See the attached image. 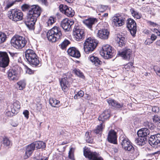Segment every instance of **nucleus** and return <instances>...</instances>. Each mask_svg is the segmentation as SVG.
<instances>
[{
    "instance_id": "nucleus-47",
    "label": "nucleus",
    "mask_w": 160,
    "mask_h": 160,
    "mask_svg": "<svg viewBox=\"0 0 160 160\" xmlns=\"http://www.w3.org/2000/svg\"><path fill=\"white\" fill-rule=\"evenodd\" d=\"M13 0L14 1L13 2H9L6 5V8H10L11 7H12V6L14 4V2L15 1H17L18 2H19V1H21V0Z\"/></svg>"
},
{
    "instance_id": "nucleus-40",
    "label": "nucleus",
    "mask_w": 160,
    "mask_h": 160,
    "mask_svg": "<svg viewBox=\"0 0 160 160\" xmlns=\"http://www.w3.org/2000/svg\"><path fill=\"white\" fill-rule=\"evenodd\" d=\"M124 38L123 37H118L117 40L118 42L119 46L120 47H122L124 44Z\"/></svg>"
},
{
    "instance_id": "nucleus-8",
    "label": "nucleus",
    "mask_w": 160,
    "mask_h": 160,
    "mask_svg": "<svg viewBox=\"0 0 160 160\" xmlns=\"http://www.w3.org/2000/svg\"><path fill=\"white\" fill-rule=\"evenodd\" d=\"M83 153L85 157L90 160H104L98 153L92 152L88 148L84 149Z\"/></svg>"
},
{
    "instance_id": "nucleus-43",
    "label": "nucleus",
    "mask_w": 160,
    "mask_h": 160,
    "mask_svg": "<svg viewBox=\"0 0 160 160\" xmlns=\"http://www.w3.org/2000/svg\"><path fill=\"white\" fill-rule=\"evenodd\" d=\"M144 125L145 126L150 128L151 129H153L154 127L153 124L147 121L144 122Z\"/></svg>"
},
{
    "instance_id": "nucleus-2",
    "label": "nucleus",
    "mask_w": 160,
    "mask_h": 160,
    "mask_svg": "<svg viewBox=\"0 0 160 160\" xmlns=\"http://www.w3.org/2000/svg\"><path fill=\"white\" fill-rule=\"evenodd\" d=\"M47 35L48 40L52 42H55L61 39L62 36L61 29L57 26L54 27L49 30Z\"/></svg>"
},
{
    "instance_id": "nucleus-58",
    "label": "nucleus",
    "mask_w": 160,
    "mask_h": 160,
    "mask_svg": "<svg viewBox=\"0 0 160 160\" xmlns=\"http://www.w3.org/2000/svg\"><path fill=\"white\" fill-rule=\"evenodd\" d=\"M154 32L157 34V35L159 36H160V32L157 29H154Z\"/></svg>"
},
{
    "instance_id": "nucleus-7",
    "label": "nucleus",
    "mask_w": 160,
    "mask_h": 160,
    "mask_svg": "<svg viewBox=\"0 0 160 160\" xmlns=\"http://www.w3.org/2000/svg\"><path fill=\"white\" fill-rule=\"evenodd\" d=\"M120 143L122 148L125 150L133 153L135 151V148L132 145L130 141L127 138H122L120 139Z\"/></svg>"
},
{
    "instance_id": "nucleus-5",
    "label": "nucleus",
    "mask_w": 160,
    "mask_h": 160,
    "mask_svg": "<svg viewBox=\"0 0 160 160\" xmlns=\"http://www.w3.org/2000/svg\"><path fill=\"white\" fill-rule=\"evenodd\" d=\"M11 42L13 47L17 49H20L25 46L27 41L22 37L16 36L12 38Z\"/></svg>"
},
{
    "instance_id": "nucleus-10",
    "label": "nucleus",
    "mask_w": 160,
    "mask_h": 160,
    "mask_svg": "<svg viewBox=\"0 0 160 160\" xmlns=\"http://www.w3.org/2000/svg\"><path fill=\"white\" fill-rule=\"evenodd\" d=\"M73 32L74 37L77 41H81L84 38V30L83 29L80 28L78 26H75L73 29Z\"/></svg>"
},
{
    "instance_id": "nucleus-18",
    "label": "nucleus",
    "mask_w": 160,
    "mask_h": 160,
    "mask_svg": "<svg viewBox=\"0 0 160 160\" xmlns=\"http://www.w3.org/2000/svg\"><path fill=\"white\" fill-rule=\"evenodd\" d=\"M7 74L8 78L10 80L17 81L18 79V72L15 69H10L8 71Z\"/></svg>"
},
{
    "instance_id": "nucleus-50",
    "label": "nucleus",
    "mask_w": 160,
    "mask_h": 160,
    "mask_svg": "<svg viewBox=\"0 0 160 160\" xmlns=\"http://www.w3.org/2000/svg\"><path fill=\"white\" fill-rule=\"evenodd\" d=\"M23 114H24L25 117L27 119H28L29 117V112L27 110H24L23 112Z\"/></svg>"
},
{
    "instance_id": "nucleus-16",
    "label": "nucleus",
    "mask_w": 160,
    "mask_h": 160,
    "mask_svg": "<svg viewBox=\"0 0 160 160\" xmlns=\"http://www.w3.org/2000/svg\"><path fill=\"white\" fill-rule=\"evenodd\" d=\"M125 18L122 15H117L113 18V22L115 25L120 27L123 25L125 23Z\"/></svg>"
},
{
    "instance_id": "nucleus-14",
    "label": "nucleus",
    "mask_w": 160,
    "mask_h": 160,
    "mask_svg": "<svg viewBox=\"0 0 160 160\" xmlns=\"http://www.w3.org/2000/svg\"><path fill=\"white\" fill-rule=\"evenodd\" d=\"M127 26L131 35L134 36L136 33L137 31L136 24L135 21L132 19L130 18L128 19Z\"/></svg>"
},
{
    "instance_id": "nucleus-52",
    "label": "nucleus",
    "mask_w": 160,
    "mask_h": 160,
    "mask_svg": "<svg viewBox=\"0 0 160 160\" xmlns=\"http://www.w3.org/2000/svg\"><path fill=\"white\" fill-rule=\"evenodd\" d=\"M133 65V63L132 62L128 63L127 65L125 66V67L126 68H130L132 67Z\"/></svg>"
},
{
    "instance_id": "nucleus-34",
    "label": "nucleus",
    "mask_w": 160,
    "mask_h": 160,
    "mask_svg": "<svg viewBox=\"0 0 160 160\" xmlns=\"http://www.w3.org/2000/svg\"><path fill=\"white\" fill-rule=\"evenodd\" d=\"M130 12L132 13V16L137 19H140L142 15L140 13H139L137 11H135L133 8H131L130 9Z\"/></svg>"
},
{
    "instance_id": "nucleus-42",
    "label": "nucleus",
    "mask_w": 160,
    "mask_h": 160,
    "mask_svg": "<svg viewBox=\"0 0 160 160\" xmlns=\"http://www.w3.org/2000/svg\"><path fill=\"white\" fill-rule=\"evenodd\" d=\"M35 158L36 160H48L47 158L42 157L41 154L38 152L36 154Z\"/></svg>"
},
{
    "instance_id": "nucleus-59",
    "label": "nucleus",
    "mask_w": 160,
    "mask_h": 160,
    "mask_svg": "<svg viewBox=\"0 0 160 160\" xmlns=\"http://www.w3.org/2000/svg\"><path fill=\"white\" fill-rule=\"evenodd\" d=\"M152 109L153 112H157L158 111V108L157 107H154L152 108Z\"/></svg>"
},
{
    "instance_id": "nucleus-45",
    "label": "nucleus",
    "mask_w": 160,
    "mask_h": 160,
    "mask_svg": "<svg viewBox=\"0 0 160 160\" xmlns=\"http://www.w3.org/2000/svg\"><path fill=\"white\" fill-rule=\"evenodd\" d=\"M55 18L53 17H51L49 18L47 22V24L48 26L52 25L55 22Z\"/></svg>"
},
{
    "instance_id": "nucleus-46",
    "label": "nucleus",
    "mask_w": 160,
    "mask_h": 160,
    "mask_svg": "<svg viewBox=\"0 0 160 160\" xmlns=\"http://www.w3.org/2000/svg\"><path fill=\"white\" fill-rule=\"evenodd\" d=\"M153 121L157 124L160 123V119L159 117L156 115H154L152 118Z\"/></svg>"
},
{
    "instance_id": "nucleus-63",
    "label": "nucleus",
    "mask_w": 160,
    "mask_h": 160,
    "mask_svg": "<svg viewBox=\"0 0 160 160\" xmlns=\"http://www.w3.org/2000/svg\"><path fill=\"white\" fill-rule=\"evenodd\" d=\"M78 94L77 93V94H75L74 96V98L75 99H77L79 98H81V97H80L78 95Z\"/></svg>"
},
{
    "instance_id": "nucleus-6",
    "label": "nucleus",
    "mask_w": 160,
    "mask_h": 160,
    "mask_svg": "<svg viewBox=\"0 0 160 160\" xmlns=\"http://www.w3.org/2000/svg\"><path fill=\"white\" fill-rule=\"evenodd\" d=\"M23 16V13L20 10L12 9L8 12V17L9 18L15 22L22 20Z\"/></svg>"
},
{
    "instance_id": "nucleus-26",
    "label": "nucleus",
    "mask_w": 160,
    "mask_h": 160,
    "mask_svg": "<svg viewBox=\"0 0 160 160\" xmlns=\"http://www.w3.org/2000/svg\"><path fill=\"white\" fill-rule=\"evenodd\" d=\"M110 111L109 110H105L98 117V120L103 122L110 117Z\"/></svg>"
},
{
    "instance_id": "nucleus-22",
    "label": "nucleus",
    "mask_w": 160,
    "mask_h": 160,
    "mask_svg": "<svg viewBox=\"0 0 160 160\" xmlns=\"http://www.w3.org/2000/svg\"><path fill=\"white\" fill-rule=\"evenodd\" d=\"M10 107L12 113L16 114L18 112L20 108V103L19 101H15L12 104Z\"/></svg>"
},
{
    "instance_id": "nucleus-3",
    "label": "nucleus",
    "mask_w": 160,
    "mask_h": 160,
    "mask_svg": "<svg viewBox=\"0 0 160 160\" xmlns=\"http://www.w3.org/2000/svg\"><path fill=\"white\" fill-rule=\"evenodd\" d=\"M98 43V41L93 38H88L83 44L84 51L87 53L92 52L96 48Z\"/></svg>"
},
{
    "instance_id": "nucleus-32",
    "label": "nucleus",
    "mask_w": 160,
    "mask_h": 160,
    "mask_svg": "<svg viewBox=\"0 0 160 160\" xmlns=\"http://www.w3.org/2000/svg\"><path fill=\"white\" fill-rule=\"evenodd\" d=\"M32 143L34 144L35 148H36L37 149H43L45 148L46 147L45 143L42 142H36Z\"/></svg>"
},
{
    "instance_id": "nucleus-15",
    "label": "nucleus",
    "mask_w": 160,
    "mask_h": 160,
    "mask_svg": "<svg viewBox=\"0 0 160 160\" xmlns=\"http://www.w3.org/2000/svg\"><path fill=\"white\" fill-rule=\"evenodd\" d=\"M74 23L73 20L66 18L62 20L61 25L64 30L68 31L70 30L71 26L73 25Z\"/></svg>"
},
{
    "instance_id": "nucleus-55",
    "label": "nucleus",
    "mask_w": 160,
    "mask_h": 160,
    "mask_svg": "<svg viewBox=\"0 0 160 160\" xmlns=\"http://www.w3.org/2000/svg\"><path fill=\"white\" fill-rule=\"evenodd\" d=\"M147 23L150 25L152 26L153 27H155L156 25V24L154 22H152L151 21H148Z\"/></svg>"
},
{
    "instance_id": "nucleus-57",
    "label": "nucleus",
    "mask_w": 160,
    "mask_h": 160,
    "mask_svg": "<svg viewBox=\"0 0 160 160\" xmlns=\"http://www.w3.org/2000/svg\"><path fill=\"white\" fill-rule=\"evenodd\" d=\"M157 36H155L154 34H152L151 37V39L152 40V41H154L157 38Z\"/></svg>"
},
{
    "instance_id": "nucleus-25",
    "label": "nucleus",
    "mask_w": 160,
    "mask_h": 160,
    "mask_svg": "<svg viewBox=\"0 0 160 160\" xmlns=\"http://www.w3.org/2000/svg\"><path fill=\"white\" fill-rule=\"evenodd\" d=\"M97 22V19L95 18H89L83 21V23L90 29H91L92 25Z\"/></svg>"
},
{
    "instance_id": "nucleus-36",
    "label": "nucleus",
    "mask_w": 160,
    "mask_h": 160,
    "mask_svg": "<svg viewBox=\"0 0 160 160\" xmlns=\"http://www.w3.org/2000/svg\"><path fill=\"white\" fill-rule=\"evenodd\" d=\"M70 43V42L68 40L65 39L60 45L61 48L64 49L66 48L68 46Z\"/></svg>"
},
{
    "instance_id": "nucleus-44",
    "label": "nucleus",
    "mask_w": 160,
    "mask_h": 160,
    "mask_svg": "<svg viewBox=\"0 0 160 160\" xmlns=\"http://www.w3.org/2000/svg\"><path fill=\"white\" fill-rule=\"evenodd\" d=\"M108 8L106 6L100 5L98 7V9L100 12H103L107 9Z\"/></svg>"
},
{
    "instance_id": "nucleus-53",
    "label": "nucleus",
    "mask_w": 160,
    "mask_h": 160,
    "mask_svg": "<svg viewBox=\"0 0 160 160\" xmlns=\"http://www.w3.org/2000/svg\"><path fill=\"white\" fill-rule=\"evenodd\" d=\"M37 107L38 110H40L42 108V105L40 103H38L37 104Z\"/></svg>"
},
{
    "instance_id": "nucleus-48",
    "label": "nucleus",
    "mask_w": 160,
    "mask_h": 160,
    "mask_svg": "<svg viewBox=\"0 0 160 160\" xmlns=\"http://www.w3.org/2000/svg\"><path fill=\"white\" fill-rule=\"evenodd\" d=\"M89 134V133L88 132H87L86 133V136H87V137L86 138V141L88 143H92V139L90 138V136L88 137Z\"/></svg>"
},
{
    "instance_id": "nucleus-12",
    "label": "nucleus",
    "mask_w": 160,
    "mask_h": 160,
    "mask_svg": "<svg viewBox=\"0 0 160 160\" xmlns=\"http://www.w3.org/2000/svg\"><path fill=\"white\" fill-rule=\"evenodd\" d=\"M149 144L152 147L155 148L158 147V146L160 144V134H157L151 135L148 141Z\"/></svg>"
},
{
    "instance_id": "nucleus-51",
    "label": "nucleus",
    "mask_w": 160,
    "mask_h": 160,
    "mask_svg": "<svg viewBox=\"0 0 160 160\" xmlns=\"http://www.w3.org/2000/svg\"><path fill=\"white\" fill-rule=\"evenodd\" d=\"M153 68L156 73L160 71V68L157 65L154 66Z\"/></svg>"
},
{
    "instance_id": "nucleus-61",
    "label": "nucleus",
    "mask_w": 160,
    "mask_h": 160,
    "mask_svg": "<svg viewBox=\"0 0 160 160\" xmlns=\"http://www.w3.org/2000/svg\"><path fill=\"white\" fill-rule=\"evenodd\" d=\"M86 96L84 97L85 98L88 100H90L91 98L90 96L89 95L87 94H86Z\"/></svg>"
},
{
    "instance_id": "nucleus-60",
    "label": "nucleus",
    "mask_w": 160,
    "mask_h": 160,
    "mask_svg": "<svg viewBox=\"0 0 160 160\" xmlns=\"http://www.w3.org/2000/svg\"><path fill=\"white\" fill-rule=\"evenodd\" d=\"M26 72L27 73L29 74H31L33 72L31 70L30 68H28Z\"/></svg>"
},
{
    "instance_id": "nucleus-27",
    "label": "nucleus",
    "mask_w": 160,
    "mask_h": 160,
    "mask_svg": "<svg viewBox=\"0 0 160 160\" xmlns=\"http://www.w3.org/2000/svg\"><path fill=\"white\" fill-rule=\"evenodd\" d=\"M90 61L93 63L95 66H99L102 64V62L99 59L93 56H90L88 57Z\"/></svg>"
},
{
    "instance_id": "nucleus-28",
    "label": "nucleus",
    "mask_w": 160,
    "mask_h": 160,
    "mask_svg": "<svg viewBox=\"0 0 160 160\" xmlns=\"http://www.w3.org/2000/svg\"><path fill=\"white\" fill-rule=\"evenodd\" d=\"M150 132L149 130L147 128H143L138 131L137 134L138 136L145 137L149 134Z\"/></svg>"
},
{
    "instance_id": "nucleus-20",
    "label": "nucleus",
    "mask_w": 160,
    "mask_h": 160,
    "mask_svg": "<svg viewBox=\"0 0 160 160\" xmlns=\"http://www.w3.org/2000/svg\"><path fill=\"white\" fill-rule=\"evenodd\" d=\"M117 136L116 132L113 130H110L108 133V139L111 143L116 144L117 143Z\"/></svg>"
},
{
    "instance_id": "nucleus-24",
    "label": "nucleus",
    "mask_w": 160,
    "mask_h": 160,
    "mask_svg": "<svg viewBox=\"0 0 160 160\" xmlns=\"http://www.w3.org/2000/svg\"><path fill=\"white\" fill-rule=\"evenodd\" d=\"M67 78L65 77L62 78L60 82L61 86L63 91H66L69 87L70 84L67 80Z\"/></svg>"
},
{
    "instance_id": "nucleus-62",
    "label": "nucleus",
    "mask_w": 160,
    "mask_h": 160,
    "mask_svg": "<svg viewBox=\"0 0 160 160\" xmlns=\"http://www.w3.org/2000/svg\"><path fill=\"white\" fill-rule=\"evenodd\" d=\"M45 5H48L47 0H40Z\"/></svg>"
},
{
    "instance_id": "nucleus-19",
    "label": "nucleus",
    "mask_w": 160,
    "mask_h": 160,
    "mask_svg": "<svg viewBox=\"0 0 160 160\" xmlns=\"http://www.w3.org/2000/svg\"><path fill=\"white\" fill-rule=\"evenodd\" d=\"M35 149L32 143L27 146L26 148L25 154L23 156L24 158L26 159L30 156Z\"/></svg>"
},
{
    "instance_id": "nucleus-33",
    "label": "nucleus",
    "mask_w": 160,
    "mask_h": 160,
    "mask_svg": "<svg viewBox=\"0 0 160 160\" xmlns=\"http://www.w3.org/2000/svg\"><path fill=\"white\" fill-rule=\"evenodd\" d=\"M26 82L24 80L19 81L17 82V88L19 90H21L25 87Z\"/></svg>"
},
{
    "instance_id": "nucleus-4",
    "label": "nucleus",
    "mask_w": 160,
    "mask_h": 160,
    "mask_svg": "<svg viewBox=\"0 0 160 160\" xmlns=\"http://www.w3.org/2000/svg\"><path fill=\"white\" fill-rule=\"evenodd\" d=\"M25 53L26 59L30 64L36 66L39 64L38 58L33 50L28 49L26 51Z\"/></svg>"
},
{
    "instance_id": "nucleus-30",
    "label": "nucleus",
    "mask_w": 160,
    "mask_h": 160,
    "mask_svg": "<svg viewBox=\"0 0 160 160\" xmlns=\"http://www.w3.org/2000/svg\"><path fill=\"white\" fill-rule=\"evenodd\" d=\"M146 138L141 136H139L138 138L135 140V143L140 146L144 145L146 143Z\"/></svg>"
},
{
    "instance_id": "nucleus-64",
    "label": "nucleus",
    "mask_w": 160,
    "mask_h": 160,
    "mask_svg": "<svg viewBox=\"0 0 160 160\" xmlns=\"http://www.w3.org/2000/svg\"><path fill=\"white\" fill-rule=\"evenodd\" d=\"M156 43L157 45L160 46V40H157L156 42Z\"/></svg>"
},
{
    "instance_id": "nucleus-13",
    "label": "nucleus",
    "mask_w": 160,
    "mask_h": 160,
    "mask_svg": "<svg viewBox=\"0 0 160 160\" xmlns=\"http://www.w3.org/2000/svg\"><path fill=\"white\" fill-rule=\"evenodd\" d=\"M60 11L68 17H72L75 13L72 8L68 7L66 5H60L59 6Z\"/></svg>"
},
{
    "instance_id": "nucleus-41",
    "label": "nucleus",
    "mask_w": 160,
    "mask_h": 160,
    "mask_svg": "<svg viewBox=\"0 0 160 160\" xmlns=\"http://www.w3.org/2000/svg\"><path fill=\"white\" fill-rule=\"evenodd\" d=\"M73 71L77 76L82 78H83L84 77L82 73L79 69H75Z\"/></svg>"
},
{
    "instance_id": "nucleus-38",
    "label": "nucleus",
    "mask_w": 160,
    "mask_h": 160,
    "mask_svg": "<svg viewBox=\"0 0 160 160\" xmlns=\"http://www.w3.org/2000/svg\"><path fill=\"white\" fill-rule=\"evenodd\" d=\"M74 148H70L68 152V158L72 160H75L74 155Z\"/></svg>"
},
{
    "instance_id": "nucleus-23",
    "label": "nucleus",
    "mask_w": 160,
    "mask_h": 160,
    "mask_svg": "<svg viewBox=\"0 0 160 160\" xmlns=\"http://www.w3.org/2000/svg\"><path fill=\"white\" fill-rule=\"evenodd\" d=\"M109 32L107 29H102L98 30L97 33L98 36L100 38L106 39L108 38Z\"/></svg>"
},
{
    "instance_id": "nucleus-37",
    "label": "nucleus",
    "mask_w": 160,
    "mask_h": 160,
    "mask_svg": "<svg viewBox=\"0 0 160 160\" xmlns=\"http://www.w3.org/2000/svg\"><path fill=\"white\" fill-rule=\"evenodd\" d=\"M104 128V125H103L102 123L97 126L96 128L94 130V132L96 134H98L102 132Z\"/></svg>"
},
{
    "instance_id": "nucleus-56",
    "label": "nucleus",
    "mask_w": 160,
    "mask_h": 160,
    "mask_svg": "<svg viewBox=\"0 0 160 160\" xmlns=\"http://www.w3.org/2000/svg\"><path fill=\"white\" fill-rule=\"evenodd\" d=\"M13 113H12V112H11L10 111H8L6 112V114L7 116H8L11 117V116H13Z\"/></svg>"
},
{
    "instance_id": "nucleus-39",
    "label": "nucleus",
    "mask_w": 160,
    "mask_h": 160,
    "mask_svg": "<svg viewBox=\"0 0 160 160\" xmlns=\"http://www.w3.org/2000/svg\"><path fill=\"white\" fill-rule=\"evenodd\" d=\"M7 38L6 34L2 32H0V44L4 42Z\"/></svg>"
},
{
    "instance_id": "nucleus-54",
    "label": "nucleus",
    "mask_w": 160,
    "mask_h": 160,
    "mask_svg": "<svg viewBox=\"0 0 160 160\" xmlns=\"http://www.w3.org/2000/svg\"><path fill=\"white\" fill-rule=\"evenodd\" d=\"M77 93L78 94V95L81 97H82L84 94V92L82 90L79 91Z\"/></svg>"
},
{
    "instance_id": "nucleus-31",
    "label": "nucleus",
    "mask_w": 160,
    "mask_h": 160,
    "mask_svg": "<svg viewBox=\"0 0 160 160\" xmlns=\"http://www.w3.org/2000/svg\"><path fill=\"white\" fill-rule=\"evenodd\" d=\"M1 142L5 147H9L11 145V142L9 139L5 137L2 138Z\"/></svg>"
},
{
    "instance_id": "nucleus-35",
    "label": "nucleus",
    "mask_w": 160,
    "mask_h": 160,
    "mask_svg": "<svg viewBox=\"0 0 160 160\" xmlns=\"http://www.w3.org/2000/svg\"><path fill=\"white\" fill-rule=\"evenodd\" d=\"M49 104L52 107H56V105L60 103L59 101L57 100L55 98H51L49 100Z\"/></svg>"
},
{
    "instance_id": "nucleus-49",
    "label": "nucleus",
    "mask_w": 160,
    "mask_h": 160,
    "mask_svg": "<svg viewBox=\"0 0 160 160\" xmlns=\"http://www.w3.org/2000/svg\"><path fill=\"white\" fill-rule=\"evenodd\" d=\"M30 8V6L26 4L22 5L21 7V8L23 11H25L27 9Z\"/></svg>"
},
{
    "instance_id": "nucleus-1",
    "label": "nucleus",
    "mask_w": 160,
    "mask_h": 160,
    "mask_svg": "<svg viewBox=\"0 0 160 160\" xmlns=\"http://www.w3.org/2000/svg\"><path fill=\"white\" fill-rule=\"evenodd\" d=\"M41 12V9L38 5H34L30 8L25 22L26 25L30 29L34 28L37 18L40 15Z\"/></svg>"
},
{
    "instance_id": "nucleus-29",
    "label": "nucleus",
    "mask_w": 160,
    "mask_h": 160,
    "mask_svg": "<svg viewBox=\"0 0 160 160\" xmlns=\"http://www.w3.org/2000/svg\"><path fill=\"white\" fill-rule=\"evenodd\" d=\"M107 102L109 105L116 108H120L122 107L123 104H120L116 101L112 99L107 100Z\"/></svg>"
},
{
    "instance_id": "nucleus-9",
    "label": "nucleus",
    "mask_w": 160,
    "mask_h": 160,
    "mask_svg": "<svg viewBox=\"0 0 160 160\" xmlns=\"http://www.w3.org/2000/svg\"><path fill=\"white\" fill-rule=\"evenodd\" d=\"M101 51V55L105 59L112 58L114 55L111 46L107 44L102 46Z\"/></svg>"
},
{
    "instance_id": "nucleus-11",
    "label": "nucleus",
    "mask_w": 160,
    "mask_h": 160,
    "mask_svg": "<svg viewBox=\"0 0 160 160\" xmlns=\"http://www.w3.org/2000/svg\"><path fill=\"white\" fill-rule=\"evenodd\" d=\"M8 55L6 52H0V67L5 68L7 67L9 62Z\"/></svg>"
},
{
    "instance_id": "nucleus-21",
    "label": "nucleus",
    "mask_w": 160,
    "mask_h": 160,
    "mask_svg": "<svg viewBox=\"0 0 160 160\" xmlns=\"http://www.w3.org/2000/svg\"><path fill=\"white\" fill-rule=\"evenodd\" d=\"M67 52L70 56L72 57L78 58L80 56V52L75 48L72 47L69 48Z\"/></svg>"
},
{
    "instance_id": "nucleus-17",
    "label": "nucleus",
    "mask_w": 160,
    "mask_h": 160,
    "mask_svg": "<svg viewBox=\"0 0 160 160\" xmlns=\"http://www.w3.org/2000/svg\"><path fill=\"white\" fill-rule=\"evenodd\" d=\"M132 54V51L131 49H125L123 50L121 52L118 51L117 54L125 59L129 60L130 59Z\"/></svg>"
}]
</instances>
